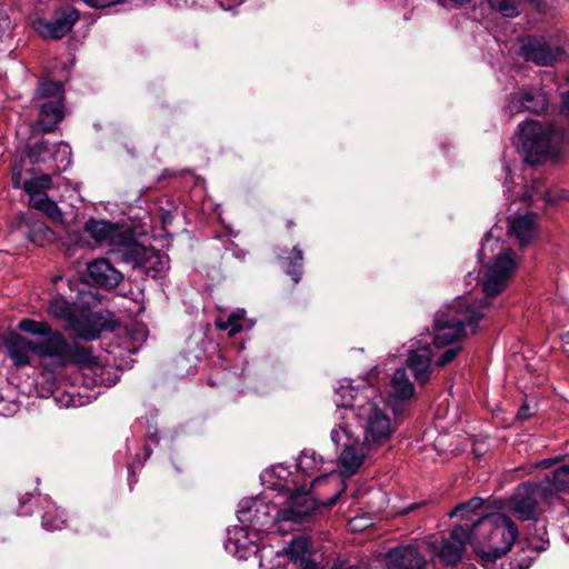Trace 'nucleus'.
Returning <instances> with one entry per match:
<instances>
[{
    "instance_id": "nucleus-1",
    "label": "nucleus",
    "mask_w": 569,
    "mask_h": 569,
    "mask_svg": "<svg viewBox=\"0 0 569 569\" xmlns=\"http://www.w3.org/2000/svg\"><path fill=\"white\" fill-rule=\"evenodd\" d=\"M471 533L476 542L475 552L485 569H528L531 566L530 557L503 561L518 537L516 525L507 516L491 513L479 517L472 522Z\"/></svg>"
},
{
    "instance_id": "nucleus-2",
    "label": "nucleus",
    "mask_w": 569,
    "mask_h": 569,
    "mask_svg": "<svg viewBox=\"0 0 569 569\" xmlns=\"http://www.w3.org/2000/svg\"><path fill=\"white\" fill-rule=\"evenodd\" d=\"M316 509L315 500L302 490L290 497L289 505L276 516L270 515V507L259 498H246L239 503L238 520L246 527L262 529L277 525L281 531H292Z\"/></svg>"
},
{
    "instance_id": "nucleus-3",
    "label": "nucleus",
    "mask_w": 569,
    "mask_h": 569,
    "mask_svg": "<svg viewBox=\"0 0 569 569\" xmlns=\"http://www.w3.org/2000/svg\"><path fill=\"white\" fill-rule=\"evenodd\" d=\"M338 392L342 397L338 406L356 410L355 413L362 423L363 448L369 452H377L387 445L396 431L389 416L377 403L369 400L363 402L366 397L358 391L353 395L351 387H341Z\"/></svg>"
},
{
    "instance_id": "nucleus-4",
    "label": "nucleus",
    "mask_w": 569,
    "mask_h": 569,
    "mask_svg": "<svg viewBox=\"0 0 569 569\" xmlns=\"http://www.w3.org/2000/svg\"><path fill=\"white\" fill-rule=\"evenodd\" d=\"M518 128L527 163L535 166L547 158H557L569 148V136L553 123L530 120L520 123Z\"/></svg>"
},
{
    "instance_id": "nucleus-5",
    "label": "nucleus",
    "mask_w": 569,
    "mask_h": 569,
    "mask_svg": "<svg viewBox=\"0 0 569 569\" xmlns=\"http://www.w3.org/2000/svg\"><path fill=\"white\" fill-rule=\"evenodd\" d=\"M486 303L469 305L466 300L459 299L453 305L441 309L436 315L433 329V343L437 348H445L451 345H459L458 341L466 336V326L475 332L478 322L482 318L480 309Z\"/></svg>"
},
{
    "instance_id": "nucleus-6",
    "label": "nucleus",
    "mask_w": 569,
    "mask_h": 569,
    "mask_svg": "<svg viewBox=\"0 0 569 569\" xmlns=\"http://www.w3.org/2000/svg\"><path fill=\"white\" fill-rule=\"evenodd\" d=\"M36 343V355L42 359H50L56 367L63 368L70 363L87 365L93 359L90 348L76 341H68L59 331L51 330Z\"/></svg>"
},
{
    "instance_id": "nucleus-7",
    "label": "nucleus",
    "mask_w": 569,
    "mask_h": 569,
    "mask_svg": "<svg viewBox=\"0 0 569 569\" xmlns=\"http://www.w3.org/2000/svg\"><path fill=\"white\" fill-rule=\"evenodd\" d=\"M86 231L100 244H108L109 252L122 262L126 253L136 240L131 230H122L117 224L104 220H89L84 227Z\"/></svg>"
},
{
    "instance_id": "nucleus-8",
    "label": "nucleus",
    "mask_w": 569,
    "mask_h": 569,
    "mask_svg": "<svg viewBox=\"0 0 569 569\" xmlns=\"http://www.w3.org/2000/svg\"><path fill=\"white\" fill-rule=\"evenodd\" d=\"M517 268L516 253L507 248L499 252L493 261L486 267L482 290L486 299L495 298L507 286Z\"/></svg>"
},
{
    "instance_id": "nucleus-9",
    "label": "nucleus",
    "mask_w": 569,
    "mask_h": 569,
    "mask_svg": "<svg viewBox=\"0 0 569 569\" xmlns=\"http://www.w3.org/2000/svg\"><path fill=\"white\" fill-rule=\"evenodd\" d=\"M548 488L543 483L519 485L509 500V509L520 520H536L539 517L538 497H548Z\"/></svg>"
},
{
    "instance_id": "nucleus-10",
    "label": "nucleus",
    "mask_w": 569,
    "mask_h": 569,
    "mask_svg": "<svg viewBox=\"0 0 569 569\" xmlns=\"http://www.w3.org/2000/svg\"><path fill=\"white\" fill-rule=\"evenodd\" d=\"M123 263L133 268H144L148 276L157 278L169 269V257L152 247H144L137 240L126 253Z\"/></svg>"
},
{
    "instance_id": "nucleus-11",
    "label": "nucleus",
    "mask_w": 569,
    "mask_h": 569,
    "mask_svg": "<svg viewBox=\"0 0 569 569\" xmlns=\"http://www.w3.org/2000/svg\"><path fill=\"white\" fill-rule=\"evenodd\" d=\"M473 541V535L471 528H468V523L457 525L438 546L437 556L445 566H455L461 560L467 543Z\"/></svg>"
},
{
    "instance_id": "nucleus-12",
    "label": "nucleus",
    "mask_w": 569,
    "mask_h": 569,
    "mask_svg": "<svg viewBox=\"0 0 569 569\" xmlns=\"http://www.w3.org/2000/svg\"><path fill=\"white\" fill-rule=\"evenodd\" d=\"M520 53L526 61L538 66H552L566 54L562 47L548 42L543 37H528L520 47Z\"/></svg>"
},
{
    "instance_id": "nucleus-13",
    "label": "nucleus",
    "mask_w": 569,
    "mask_h": 569,
    "mask_svg": "<svg viewBox=\"0 0 569 569\" xmlns=\"http://www.w3.org/2000/svg\"><path fill=\"white\" fill-rule=\"evenodd\" d=\"M79 17L77 9L62 8L50 20H39L36 29L46 39H61L72 30Z\"/></svg>"
},
{
    "instance_id": "nucleus-14",
    "label": "nucleus",
    "mask_w": 569,
    "mask_h": 569,
    "mask_svg": "<svg viewBox=\"0 0 569 569\" xmlns=\"http://www.w3.org/2000/svg\"><path fill=\"white\" fill-rule=\"evenodd\" d=\"M79 338L92 341L107 328L101 312H93L88 306H80L69 326Z\"/></svg>"
},
{
    "instance_id": "nucleus-15",
    "label": "nucleus",
    "mask_w": 569,
    "mask_h": 569,
    "mask_svg": "<svg viewBox=\"0 0 569 569\" xmlns=\"http://www.w3.org/2000/svg\"><path fill=\"white\" fill-rule=\"evenodd\" d=\"M425 556L412 546L393 548L387 553L386 569H425Z\"/></svg>"
},
{
    "instance_id": "nucleus-16",
    "label": "nucleus",
    "mask_w": 569,
    "mask_h": 569,
    "mask_svg": "<svg viewBox=\"0 0 569 569\" xmlns=\"http://www.w3.org/2000/svg\"><path fill=\"white\" fill-rule=\"evenodd\" d=\"M34 500L38 505L44 503V512L42 515L41 525L47 530H61L66 526V515L64 511L61 510L59 507H57L53 502H51L47 498H42L40 496L33 497L29 495H24L22 498H20V510L19 515L27 516L29 511L24 509V505L29 500Z\"/></svg>"
},
{
    "instance_id": "nucleus-17",
    "label": "nucleus",
    "mask_w": 569,
    "mask_h": 569,
    "mask_svg": "<svg viewBox=\"0 0 569 569\" xmlns=\"http://www.w3.org/2000/svg\"><path fill=\"white\" fill-rule=\"evenodd\" d=\"M39 119L31 126L37 133H49L56 130L64 118V104L59 100H49L39 106Z\"/></svg>"
},
{
    "instance_id": "nucleus-18",
    "label": "nucleus",
    "mask_w": 569,
    "mask_h": 569,
    "mask_svg": "<svg viewBox=\"0 0 569 569\" xmlns=\"http://www.w3.org/2000/svg\"><path fill=\"white\" fill-rule=\"evenodd\" d=\"M87 273L93 284L103 288H114L123 278L122 273L104 258L89 262Z\"/></svg>"
},
{
    "instance_id": "nucleus-19",
    "label": "nucleus",
    "mask_w": 569,
    "mask_h": 569,
    "mask_svg": "<svg viewBox=\"0 0 569 569\" xmlns=\"http://www.w3.org/2000/svg\"><path fill=\"white\" fill-rule=\"evenodd\" d=\"M432 350L429 343L425 342L410 350L407 358V367L412 371L419 385H426L431 375Z\"/></svg>"
},
{
    "instance_id": "nucleus-20",
    "label": "nucleus",
    "mask_w": 569,
    "mask_h": 569,
    "mask_svg": "<svg viewBox=\"0 0 569 569\" xmlns=\"http://www.w3.org/2000/svg\"><path fill=\"white\" fill-rule=\"evenodd\" d=\"M4 346L8 352V357L18 368L28 366L30 363V355H36L37 343L16 332L9 333L6 337Z\"/></svg>"
},
{
    "instance_id": "nucleus-21",
    "label": "nucleus",
    "mask_w": 569,
    "mask_h": 569,
    "mask_svg": "<svg viewBox=\"0 0 569 569\" xmlns=\"http://www.w3.org/2000/svg\"><path fill=\"white\" fill-rule=\"evenodd\" d=\"M508 108L510 112L529 111L539 114L548 110V98L540 90L523 91L511 97Z\"/></svg>"
},
{
    "instance_id": "nucleus-22",
    "label": "nucleus",
    "mask_w": 569,
    "mask_h": 569,
    "mask_svg": "<svg viewBox=\"0 0 569 569\" xmlns=\"http://www.w3.org/2000/svg\"><path fill=\"white\" fill-rule=\"evenodd\" d=\"M536 214L526 213L510 221L509 236L515 238L520 247L528 246L536 234Z\"/></svg>"
},
{
    "instance_id": "nucleus-23",
    "label": "nucleus",
    "mask_w": 569,
    "mask_h": 569,
    "mask_svg": "<svg viewBox=\"0 0 569 569\" xmlns=\"http://www.w3.org/2000/svg\"><path fill=\"white\" fill-rule=\"evenodd\" d=\"M376 452H369L363 448V442L360 447L348 445L339 456V466L345 476H352L358 472L363 465L366 458L373 456Z\"/></svg>"
},
{
    "instance_id": "nucleus-24",
    "label": "nucleus",
    "mask_w": 569,
    "mask_h": 569,
    "mask_svg": "<svg viewBox=\"0 0 569 569\" xmlns=\"http://www.w3.org/2000/svg\"><path fill=\"white\" fill-rule=\"evenodd\" d=\"M80 306L77 303H70L66 298L58 296L50 301L48 312L50 316L63 320L70 326Z\"/></svg>"
},
{
    "instance_id": "nucleus-25",
    "label": "nucleus",
    "mask_w": 569,
    "mask_h": 569,
    "mask_svg": "<svg viewBox=\"0 0 569 569\" xmlns=\"http://www.w3.org/2000/svg\"><path fill=\"white\" fill-rule=\"evenodd\" d=\"M391 393L396 399L407 400L415 393V387L405 368L396 370L391 379Z\"/></svg>"
},
{
    "instance_id": "nucleus-26",
    "label": "nucleus",
    "mask_w": 569,
    "mask_h": 569,
    "mask_svg": "<svg viewBox=\"0 0 569 569\" xmlns=\"http://www.w3.org/2000/svg\"><path fill=\"white\" fill-rule=\"evenodd\" d=\"M284 271L291 277L295 283H298L302 278L303 268V252L295 246L291 249L290 256L283 258Z\"/></svg>"
},
{
    "instance_id": "nucleus-27",
    "label": "nucleus",
    "mask_w": 569,
    "mask_h": 569,
    "mask_svg": "<svg viewBox=\"0 0 569 569\" xmlns=\"http://www.w3.org/2000/svg\"><path fill=\"white\" fill-rule=\"evenodd\" d=\"M34 99L59 100L63 102V88L58 81L41 80L36 89Z\"/></svg>"
},
{
    "instance_id": "nucleus-28",
    "label": "nucleus",
    "mask_w": 569,
    "mask_h": 569,
    "mask_svg": "<svg viewBox=\"0 0 569 569\" xmlns=\"http://www.w3.org/2000/svg\"><path fill=\"white\" fill-rule=\"evenodd\" d=\"M30 203L33 208L42 211L52 220L57 221L62 219V212L60 208L47 194H36L31 197Z\"/></svg>"
},
{
    "instance_id": "nucleus-29",
    "label": "nucleus",
    "mask_w": 569,
    "mask_h": 569,
    "mask_svg": "<svg viewBox=\"0 0 569 569\" xmlns=\"http://www.w3.org/2000/svg\"><path fill=\"white\" fill-rule=\"evenodd\" d=\"M483 503V500L481 498L475 497L468 500L467 502H462L458 506H456L449 513L451 518L453 517H461V519L466 520V523H468V528H472V522L475 521L471 519V516L473 512L479 509Z\"/></svg>"
},
{
    "instance_id": "nucleus-30",
    "label": "nucleus",
    "mask_w": 569,
    "mask_h": 569,
    "mask_svg": "<svg viewBox=\"0 0 569 569\" xmlns=\"http://www.w3.org/2000/svg\"><path fill=\"white\" fill-rule=\"evenodd\" d=\"M548 485L557 492L569 493V461L559 466L548 478Z\"/></svg>"
},
{
    "instance_id": "nucleus-31",
    "label": "nucleus",
    "mask_w": 569,
    "mask_h": 569,
    "mask_svg": "<svg viewBox=\"0 0 569 569\" xmlns=\"http://www.w3.org/2000/svg\"><path fill=\"white\" fill-rule=\"evenodd\" d=\"M322 459L313 450L306 449L301 452L297 461V468L307 475H312L319 470Z\"/></svg>"
},
{
    "instance_id": "nucleus-32",
    "label": "nucleus",
    "mask_w": 569,
    "mask_h": 569,
    "mask_svg": "<svg viewBox=\"0 0 569 569\" xmlns=\"http://www.w3.org/2000/svg\"><path fill=\"white\" fill-rule=\"evenodd\" d=\"M28 238L39 247L44 246L53 239V231L43 222H34L30 226Z\"/></svg>"
},
{
    "instance_id": "nucleus-33",
    "label": "nucleus",
    "mask_w": 569,
    "mask_h": 569,
    "mask_svg": "<svg viewBox=\"0 0 569 569\" xmlns=\"http://www.w3.org/2000/svg\"><path fill=\"white\" fill-rule=\"evenodd\" d=\"M20 331L27 332L37 337H46L52 330L51 326L46 321H36L32 319H22L18 323Z\"/></svg>"
},
{
    "instance_id": "nucleus-34",
    "label": "nucleus",
    "mask_w": 569,
    "mask_h": 569,
    "mask_svg": "<svg viewBox=\"0 0 569 569\" xmlns=\"http://www.w3.org/2000/svg\"><path fill=\"white\" fill-rule=\"evenodd\" d=\"M52 186V179L49 174H42L40 177L23 181V190L31 197L36 194H44L42 191L50 189Z\"/></svg>"
},
{
    "instance_id": "nucleus-35",
    "label": "nucleus",
    "mask_w": 569,
    "mask_h": 569,
    "mask_svg": "<svg viewBox=\"0 0 569 569\" xmlns=\"http://www.w3.org/2000/svg\"><path fill=\"white\" fill-rule=\"evenodd\" d=\"M244 311L238 310L231 313L227 320L218 319L216 326L221 330H228L229 336H233L242 330L241 321L243 320Z\"/></svg>"
},
{
    "instance_id": "nucleus-36",
    "label": "nucleus",
    "mask_w": 569,
    "mask_h": 569,
    "mask_svg": "<svg viewBox=\"0 0 569 569\" xmlns=\"http://www.w3.org/2000/svg\"><path fill=\"white\" fill-rule=\"evenodd\" d=\"M489 6L503 17L515 18L519 16V3L515 0H487Z\"/></svg>"
},
{
    "instance_id": "nucleus-37",
    "label": "nucleus",
    "mask_w": 569,
    "mask_h": 569,
    "mask_svg": "<svg viewBox=\"0 0 569 569\" xmlns=\"http://www.w3.org/2000/svg\"><path fill=\"white\" fill-rule=\"evenodd\" d=\"M50 153L51 149L49 143L44 140H41L28 149L27 157L29 158L30 162L34 164L44 162Z\"/></svg>"
},
{
    "instance_id": "nucleus-38",
    "label": "nucleus",
    "mask_w": 569,
    "mask_h": 569,
    "mask_svg": "<svg viewBox=\"0 0 569 569\" xmlns=\"http://www.w3.org/2000/svg\"><path fill=\"white\" fill-rule=\"evenodd\" d=\"M308 550V542L303 538H293L288 547V555L291 559L303 558Z\"/></svg>"
},
{
    "instance_id": "nucleus-39",
    "label": "nucleus",
    "mask_w": 569,
    "mask_h": 569,
    "mask_svg": "<svg viewBox=\"0 0 569 569\" xmlns=\"http://www.w3.org/2000/svg\"><path fill=\"white\" fill-rule=\"evenodd\" d=\"M461 350L460 345H451L449 348H447L437 359L436 365L438 367H445L448 363L452 362L458 352Z\"/></svg>"
},
{
    "instance_id": "nucleus-40",
    "label": "nucleus",
    "mask_w": 569,
    "mask_h": 569,
    "mask_svg": "<svg viewBox=\"0 0 569 569\" xmlns=\"http://www.w3.org/2000/svg\"><path fill=\"white\" fill-rule=\"evenodd\" d=\"M56 151L53 158L57 159L61 157V162L66 161L67 164H70L71 149L68 143L59 142L54 146Z\"/></svg>"
},
{
    "instance_id": "nucleus-41",
    "label": "nucleus",
    "mask_w": 569,
    "mask_h": 569,
    "mask_svg": "<svg viewBox=\"0 0 569 569\" xmlns=\"http://www.w3.org/2000/svg\"><path fill=\"white\" fill-rule=\"evenodd\" d=\"M12 186L16 189H23L22 182V163H18L17 161L12 166Z\"/></svg>"
},
{
    "instance_id": "nucleus-42",
    "label": "nucleus",
    "mask_w": 569,
    "mask_h": 569,
    "mask_svg": "<svg viewBox=\"0 0 569 569\" xmlns=\"http://www.w3.org/2000/svg\"><path fill=\"white\" fill-rule=\"evenodd\" d=\"M331 441L339 446L343 438H348V432L345 427L333 428L330 433Z\"/></svg>"
},
{
    "instance_id": "nucleus-43",
    "label": "nucleus",
    "mask_w": 569,
    "mask_h": 569,
    "mask_svg": "<svg viewBox=\"0 0 569 569\" xmlns=\"http://www.w3.org/2000/svg\"><path fill=\"white\" fill-rule=\"evenodd\" d=\"M533 415H535V411L531 409V407L527 402H523L522 406L518 410L517 418L519 420H526V419H529L530 417H532Z\"/></svg>"
},
{
    "instance_id": "nucleus-44",
    "label": "nucleus",
    "mask_w": 569,
    "mask_h": 569,
    "mask_svg": "<svg viewBox=\"0 0 569 569\" xmlns=\"http://www.w3.org/2000/svg\"><path fill=\"white\" fill-rule=\"evenodd\" d=\"M561 102H562V104H561V114L569 122V90L566 93H563Z\"/></svg>"
},
{
    "instance_id": "nucleus-45",
    "label": "nucleus",
    "mask_w": 569,
    "mask_h": 569,
    "mask_svg": "<svg viewBox=\"0 0 569 569\" xmlns=\"http://www.w3.org/2000/svg\"><path fill=\"white\" fill-rule=\"evenodd\" d=\"M221 8L224 10H231L238 6H240L243 0H218Z\"/></svg>"
},
{
    "instance_id": "nucleus-46",
    "label": "nucleus",
    "mask_w": 569,
    "mask_h": 569,
    "mask_svg": "<svg viewBox=\"0 0 569 569\" xmlns=\"http://www.w3.org/2000/svg\"><path fill=\"white\" fill-rule=\"evenodd\" d=\"M531 545V548L535 550V551H545L548 546H549V541L548 540H543L541 539L538 543H533L532 541L530 542Z\"/></svg>"
},
{
    "instance_id": "nucleus-47",
    "label": "nucleus",
    "mask_w": 569,
    "mask_h": 569,
    "mask_svg": "<svg viewBox=\"0 0 569 569\" xmlns=\"http://www.w3.org/2000/svg\"><path fill=\"white\" fill-rule=\"evenodd\" d=\"M233 545L234 548H236V551L234 553L239 557V558H246V552H241V550L239 549L238 547V541H234L232 542L231 539H229V543L227 545V548L230 549V545Z\"/></svg>"
},
{
    "instance_id": "nucleus-48",
    "label": "nucleus",
    "mask_w": 569,
    "mask_h": 569,
    "mask_svg": "<svg viewBox=\"0 0 569 569\" xmlns=\"http://www.w3.org/2000/svg\"><path fill=\"white\" fill-rule=\"evenodd\" d=\"M562 341H563V350H565L566 355L569 357V331L563 333Z\"/></svg>"
},
{
    "instance_id": "nucleus-49",
    "label": "nucleus",
    "mask_w": 569,
    "mask_h": 569,
    "mask_svg": "<svg viewBox=\"0 0 569 569\" xmlns=\"http://www.w3.org/2000/svg\"><path fill=\"white\" fill-rule=\"evenodd\" d=\"M552 465V460L545 459L538 463L540 468H549Z\"/></svg>"
},
{
    "instance_id": "nucleus-50",
    "label": "nucleus",
    "mask_w": 569,
    "mask_h": 569,
    "mask_svg": "<svg viewBox=\"0 0 569 569\" xmlns=\"http://www.w3.org/2000/svg\"><path fill=\"white\" fill-rule=\"evenodd\" d=\"M473 453H475V456L480 457L482 455V446L481 445H475Z\"/></svg>"
},
{
    "instance_id": "nucleus-51",
    "label": "nucleus",
    "mask_w": 569,
    "mask_h": 569,
    "mask_svg": "<svg viewBox=\"0 0 569 569\" xmlns=\"http://www.w3.org/2000/svg\"><path fill=\"white\" fill-rule=\"evenodd\" d=\"M467 279H468L469 283H471V281H477L478 276H472V273L469 272L467 276Z\"/></svg>"
},
{
    "instance_id": "nucleus-52",
    "label": "nucleus",
    "mask_w": 569,
    "mask_h": 569,
    "mask_svg": "<svg viewBox=\"0 0 569 569\" xmlns=\"http://www.w3.org/2000/svg\"><path fill=\"white\" fill-rule=\"evenodd\" d=\"M107 382H108V386L110 387V386H112V385H114L117 382V378H113V379H109L108 378Z\"/></svg>"
},
{
    "instance_id": "nucleus-53",
    "label": "nucleus",
    "mask_w": 569,
    "mask_h": 569,
    "mask_svg": "<svg viewBox=\"0 0 569 569\" xmlns=\"http://www.w3.org/2000/svg\"><path fill=\"white\" fill-rule=\"evenodd\" d=\"M250 548L252 549L253 552H257V550H258V547L256 545H251Z\"/></svg>"
},
{
    "instance_id": "nucleus-54",
    "label": "nucleus",
    "mask_w": 569,
    "mask_h": 569,
    "mask_svg": "<svg viewBox=\"0 0 569 569\" xmlns=\"http://www.w3.org/2000/svg\"><path fill=\"white\" fill-rule=\"evenodd\" d=\"M293 224H295V223H293V221H292V220H288V221H287V226H288V227H292Z\"/></svg>"
},
{
    "instance_id": "nucleus-55",
    "label": "nucleus",
    "mask_w": 569,
    "mask_h": 569,
    "mask_svg": "<svg viewBox=\"0 0 569 569\" xmlns=\"http://www.w3.org/2000/svg\"><path fill=\"white\" fill-rule=\"evenodd\" d=\"M91 293L90 292H81V297L84 298L87 296H90Z\"/></svg>"
},
{
    "instance_id": "nucleus-56",
    "label": "nucleus",
    "mask_w": 569,
    "mask_h": 569,
    "mask_svg": "<svg viewBox=\"0 0 569 569\" xmlns=\"http://www.w3.org/2000/svg\"><path fill=\"white\" fill-rule=\"evenodd\" d=\"M99 370L101 371V375L104 373V369L103 368H99Z\"/></svg>"
},
{
    "instance_id": "nucleus-57",
    "label": "nucleus",
    "mask_w": 569,
    "mask_h": 569,
    "mask_svg": "<svg viewBox=\"0 0 569 569\" xmlns=\"http://www.w3.org/2000/svg\"><path fill=\"white\" fill-rule=\"evenodd\" d=\"M336 499H337L336 497L332 498V500L330 501V505H332L336 501Z\"/></svg>"
}]
</instances>
